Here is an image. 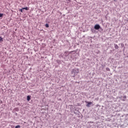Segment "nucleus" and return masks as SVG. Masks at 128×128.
<instances>
[{
    "mask_svg": "<svg viewBox=\"0 0 128 128\" xmlns=\"http://www.w3.org/2000/svg\"><path fill=\"white\" fill-rule=\"evenodd\" d=\"M78 69L75 68L72 70V74H78Z\"/></svg>",
    "mask_w": 128,
    "mask_h": 128,
    "instance_id": "1",
    "label": "nucleus"
},
{
    "mask_svg": "<svg viewBox=\"0 0 128 128\" xmlns=\"http://www.w3.org/2000/svg\"><path fill=\"white\" fill-rule=\"evenodd\" d=\"M95 30H100V26L98 24H96L94 26Z\"/></svg>",
    "mask_w": 128,
    "mask_h": 128,
    "instance_id": "2",
    "label": "nucleus"
},
{
    "mask_svg": "<svg viewBox=\"0 0 128 128\" xmlns=\"http://www.w3.org/2000/svg\"><path fill=\"white\" fill-rule=\"evenodd\" d=\"M87 104L86 105V106L88 107V108H90V104H92V102H87Z\"/></svg>",
    "mask_w": 128,
    "mask_h": 128,
    "instance_id": "3",
    "label": "nucleus"
},
{
    "mask_svg": "<svg viewBox=\"0 0 128 128\" xmlns=\"http://www.w3.org/2000/svg\"><path fill=\"white\" fill-rule=\"evenodd\" d=\"M27 100H28V102H30V96H27Z\"/></svg>",
    "mask_w": 128,
    "mask_h": 128,
    "instance_id": "4",
    "label": "nucleus"
},
{
    "mask_svg": "<svg viewBox=\"0 0 128 128\" xmlns=\"http://www.w3.org/2000/svg\"><path fill=\"white\" fill-rule=\"evenodd\" d=\"M22 10H28L30 8H28V7H26V8H22Z\"/></svg>",
    "mask_w": 128,
    "mask_h": 128,
    "instance_id": "5",
    "label": "nucleus"
},
{
    "mask_svg": "<svg viewBox=\"0 0 128 128\" xmlns=\"http://www.w3.org/2000/svg\"><path fill=\"white\" fill-rule=\"evenodd\" d=\"M114 48H116V50H118V44H115Z\"/></svg>",
    "mask_w": 128,
    "mask_h": 128,
    "instance_id": "6",
    "label": "nucleus"
},
{
    "mask_svg": "<svg viewBox=\"0 0 128 128\" xmlns=\"http://www.w3.org/2000/svg\"><path fill=\"white\" fill-rule=\"evenodd\" d=\"M123 98L124 100H126V96H124Z\"/></svg>",
    "mask_w": 128,
    "mask_h": 128,
    "instance_id": "7",
    "label": "nucleus"
},
{
    "mask_svg": "<svg viewBox=\"0 0 128 128\" xmlns=\"http://www.w3.org/2000/svg\"><path fill=\"white\" fill-rule=\"evenodd\" d=\"M0 42H4V40L2 36H0Z\"/></svg>",
    "mask_w": 128,
    "mask_h": 128,
    "instance_id": "8",
    "label": "nucleus"
},
{
    "mask_svg": "<svg viewBox=\"0 0 128 128\" xmlns=\"http://www.w3.org/2000/svg\"><path fill=\"white\" fill-rule=\"evenodd\" d=\"M20 128V125H18L15 126V128Z\"/></svg>",
    "mask_w": 128,
    "mask_h": 128,
    "instance_id": "9",
    "label": "nucleus"
},
{
    "mask_svg": "<svg viewBox=\"0 0 128 128\" xmlns=\"http://www.w3.org/2000/svg\"><path fill=\"white\" fill-rule=\"evenodd\" d=\"M45 26H46V28H49L48 24H46V25H45Z\"/></svg>",
    "mask_w": 128,
    "mask_h": 128,
    "instance_id": "10",
    "label": "nucleus"
},
{
    "mask_svg": "<svg viewBox=\"0 0 128 128\" xmlns=\"http://www.w3.org/2000/svg\"><path fill=\"white\" fill-rule=\"evenodd\" d=\"M3 14H0V18H2Z\"/></svg>",
    "mask_w": 128,
    "mask_h": 128,
    "instance_id": "11",
    "label": "nucleus"
},
{
    "mask_svg": "<svg viewBox=\"0 0 128 128\" xmlns=\"http://www.w3.org/2000/svg\"><path fill=\"white\" fill-rule=\"evenodd\" d=\"M22 10H24V9H22H22H20V12H22Z\"/></svg>",
    "mask_w": 128,
    "mask_h": 128,
    "instance_id": "12",
    "label": "nucleus"
},
{
    "mask_svg": "<svg viewBox=\"0 0 128 128\" xmlns=\"http://www.w3.org/2000/svg\"><path fill=\"white\" fill-rule=\"evenodd\" d=\"M106 70L110 71V68H106Z\"/></svg>",
    "mask_w": 128,
    "mask_h": 128,
    "instance_id": "13",
    "label": "nucleus"
},
{
    "mask_svg": "<svg viewBox=\"0 0 128 128\" xmlns=\"http://www.w3.org/2000/svg\"><path fill=\"white\" fill-rule=\"evenodd\" d=\"M116 0H114V2H116Z\"/></svg>",
    "mask_w": 128,
    "mask_h": 128,
    "instance_id": "14",
    "label": "nucleus"
},
{
    "mask_svg": "<svg viewBox=\"0 0 128 128\" xmlns=\"http://www.w3.org/2000/svg\"><path fill=\"white\" fill-rule=\"evenodd\" d=\"M122 46H124V44H122Z\"/></svg>",
    "mask_w": 128,
    "mask_h": 128,
    "instance_id": "15",
    "label": "nucleus"
}]
</instances>
